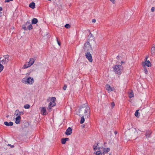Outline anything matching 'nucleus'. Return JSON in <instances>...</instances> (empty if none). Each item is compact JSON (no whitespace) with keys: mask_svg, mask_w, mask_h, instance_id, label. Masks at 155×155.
Here are the masks:
<instances>
[{"mask_svg":"<svg viewBox=\"0 0 155 155\" xmlns=\"http://www.w3.org/2000/svg\"><path fill=\"white\" fill-rule=\"evenodd\" d=\"M109 133H110V138H109V143H110L113 140H112V138H111V132L110 131L109 132Z\"/></svg>","mask_w":155,"mask_h":155,"instance_id":"nucleus-29","label":"nucleus"},{"mask_svg":"<svg viewBox=\"0 0 155 155\" xmlns=\"http://www.w3.org/2000/svg\"><path fill=\"white\" fill-rule=\"evenodd\" d=\"M134 130H135V131H134L135 133H136L137 134H138V133L137 132V131H136V129H134Z\"/></svg>","mask_w":155,"mask_h":155,"instance_id":"nucleus-50","label":"nucleus"},{"mask_svg":"<svg viewBox=\"0 0 155 155\" xmlns=\"http://www.w3.org/2000/svg\"><path fill=\"white\" fill-rule=\"evenodd\" d=\"M66 141H68L69 140V138H64Z\"/></svg>","mask_w":155,"mask_h":155,"instance_id":"nucleus-42","label":"nucleus"},{"mask_svg":"<svg viewBox=\"0 0 155 155\" xmlns=\"http://www.w3.org/2000/svg\"><path fill=\"white\" fill-rule=\"evenodd\" d=\"M151 132L149 130H147L146 131V137H149L151 134Z\"/></svg>","mask_w":155,"mask_h":155,"instance_id":"nucleus-17","label":"nucleus"},{"mask_svg":"<svg viewBox=\"0 0 155 155\" xmlns=\"http://www.w3.org/2000/svg\"><path fill=\"white\" fill-rule=\"evenodd\" d=\"M41 109V114L43 115H45L47 114V113L45 107H42L40 108Z\"/></svg>","mask_w":155,"mask_h":155,"instance_id":"nucleus-8","label":"nucleus"},{"mask_svg":"<svg viewBox=\"0 0 155 155\" xmlns=\"http://www.w3.org/2000/svg\"><path fill=\"white\" fill-rule=\"evenodd\" d=\"M117 58H119V56H117Z\"/></svg>","mask_w":155,"mask_h":155,"instance_id":"nucleus-54","label":"nucleus"},{"mask_svg":"<svg viewBox=\"0 0 155 155\" xmlns=\"http://www.w3.org/2000/svg\"><path fill=\"white\" fill-rule=\"evenodd\" d=\"M143 68H144V72H145V73L146 74H147L148 73V71L147 70V69L146 66H144V65H143Z\"/></svg>","mask_w":155,"mask_h":155,"instance_id":"nucleus-23","label":"nucleus"},{"mask_svg":"<svg viewBox=\"0 0 155 155\" xmlns=\"http://www.w3.org/2000/svg\"><path fill=\"white\" fill-rule=\"evenodd\" d=\"M108 154H109V155H111V153H107V155H108Z\"/></svg>","mask_w":155,"mask_h":155,"instance_id":"nucleus-51","label":"nucleus"},{"mask_svg":"<svg viewBox=\"0 0 155 155\" xmlns=\"http://www.w3.org/2000/svg\"><path fill=\"white\" fill-rule=\"evenodd\" d=\"M26 81L28 84H32L33 83L34 80L33 78L30 77L26 79Z\"/></svg>","mask_w":155,"mask_h":155,"instance_id":"nucleus-9","label":"nucleus"},{"mask_svg":"<svg viewBox=\"0 0 155 155\" xmlns=\"http://www.w3.org/2000/svg\"><path fill=\"white\" fill-rule=\"evenodd\" d=\"M122 66L120 65H116L114 66L113 67V68L115 73L118 75L120 74L121 72H122Z\"/></svg>","mask_w":155,"mask_h":155,"instance_id":"nucleus-2","label":"nucleus"},{"mask_svg":"<svg viewBox=\"0 0 155 155\" xmlns=\"http://www.w3.org/2000/svg\"><path fill=\"white\" fill-rule=\"evenodd\" d=\"M13 1V0H6L5 1V2H8L10 1Z\"/></svg>","mask_w":155,"mask_h":155,"instance_id":"nucleus-39","label":"nucleus"},{"mask_svg":"<svg viewBox=\"0 0 155 155\" xmlns=\"http://www.w3.org/2000/svg\"><path fill=\"white\" fill-rule=\"evenodd\" d=\"M7 146H11V145L10 144H8V145H7Z\"/></svg>","mask_w":155,"mask_h":155,"instance_id":"nucleus-53","label":"nucleus"},{"mask_svg":"<svg viewBox=\"0 0 155 155\" xmlns=\"http://www.w3.org/2000/svg\"><path fill=\"white\" fill-rule=\"evenodd\" d=\"M65 27L67 28H70V25L69 24H67L65 25Z\"/></svg>","mask_w":155,"mask_h":155,"instance_id":"nucleus-33","label":"nucleus"},{"mask_svg":"<svg viewBox=\"0 0 155 155\" xmlns=\"http://www.w3.org/2000/svg\"><path fill=\"white\" fill-rule=\"evenodd\" d=\"M151 49V53L152 55H155V45H153Z\"/></svg>","mask_w":155,"mask_h":155,"instance_id":"nucleus-15","label":"nucleus"},{"mask_svg":"<svg viewBox=\"0 0 155 155\" xmlns=\"http://www.w3.org/2000/svg\"><path fill=\"white\" fill-rule=\"evenodd\" d=\"M4 68L3 66L0 64V72H1L3 70Z\"/></svg>","mask_w":155,"mask_h":155,"instance_id":"nucleus-28","label":"nucleus"},{"mask_svg":"<svg viewBox=\"0 0 155 155\" xmlns=\"http://www.w3.org/2000/svg\"><path fill=\"white\" fill-rule=\"evenodd\" d=\"M151 64L149 61H146L145 62L144 64L143 65L145 66H147L148 67L151 66Z\"/></svg>","mask_w":155,"mask_h":155,"instance_id":"nucleus-14","label":"nucleus"},{"mask_svg":"<svg viewBox=\"0 0 155 155\" xmlns=\"http://www.w3.org/2000/svg\"><path fill=\"white\" fill-rule=\"evenodd\" d=\"M21 117L20 116H18L16 118L15 123L16 124H19L20 122Z\"/></svg>","mask_w":155,"mask_h":155,"instance_id":"nucleus-13","label":"nucleus"},{"mask_svg":"<svg viewBox=\"0 0 155 155\" xmlns=\"http://www.w3.org/2000/svg\"><path fill=\"white\" fill-rule=\"evenodd\" d=\"M147 57H146V60H147Z\"/></svg>","mask_w":155,"mask_h":155,"instance_id":"nucleus-56","label":"nucleus"},{"mask_svg":"<svg viewBox=\"0 0 155 155\" xmlns=\"http://www.w3.org/2000/svg\"><path fill=\"white\" fill-rule=\"evenodd\" d=\"M4 124L7 126H12L13 125V123L11 121H10L9 123L6 121L4 122Z\"/></svg>","mask_w":155,"mask_h":155,"instance_id":"nucleus-16","label":"nucleus"},{"mask_svg":"<svg viewBox=\"0 0 155 155\" xmlns=\"http://www.w3.org/2000/svg\"><path fill=\"white\" fill-rule=\"evenodd\" d=\"M66 141L64 138H62L61 140V142L62 144H65Z\"/></svg>","mask_w":155,"mask_h":155,"instance_id":"nucleus-26","label":"nucleus"},{"mask_svg":"<svg viewBox=\"0 0 155 155\" xmlns=\"http://www.w3.org/2000/svg\"><path fill=\"white\" fill-rule=\"evenodd\" d=\"M84 117H82L80 120V123L81 124L83 123L84 122Z\"/></svg>","mask_w":155,"mask_h":155,"instance_id":"nucleus-21","label":"nucleus"},{"mask_svg":"<svg viewBox=\"0 0 155 155\" xmlns=\"http://www.w3.org/2000/svg\"><path fill=\"white\" fill-rule=\"evenodd\" d=\"M30 107V105L28 104H26L25 105L24 107L25 109H29Z\"/></svg>","mask_w":155,"mask_h":155,"instance_id":"nucleus-27","label":"nucleus"},{"mask_svg":"<svg viewBox=\"0 0 155 155\" xmlns=\"http://www.w3.org/2000/svg\"><path fill=\"white\" fill-rule=\"evenodd\" d=\"M35 4L34 2L31 3L29 5V7L32 9H34L35 8Z\"/></svg>","mask_w":155,"mask_h":155,"instance_id":"nucleus-19","label":"nucleus"},{"mask_svg":"<svg viewBox=\"0 0 155 155\" xmlns=\"http://www.w3.org/2000/svg\"><path fill=\"white\" fill-rule=\"evenodd\" d=\"M20 113V115H21V114H24V113L23 112H20L19 111V113Z\"/></svg>","mask_w":155,"mask_h":155,"instance_id":"nucleus-44","label":"nucleus"},{"mask_svg":"<svg viewBox=\"0 0 155 155\" xmlns=\"http://www.w3.org/2000/svg\"><path fill=\"white\" fill-rule=\"evenodd\" d=\"M99 150L96 153V155H104V153L107 152V149L103 147H100L98 149Z\"/></svg>","mask_w":155,"mask_h":155,"instance_id":"nucleus-4","label":"nucleus"},{"mask_svg":"<svg viewBox=\"0 0 155 155\" xmlns=\"http://www.w3.org/2000/svg\"><path fill=\"white\" fill-rule=\"evenodd\" d=\"M111 106L113 108L115 106V104L114 102H112L111 103Z\"/></svg>","mask_w":155,"mask_h":155,"instance_id":"nucleus-36","label":"nucleus"},{"mask_svg":"<svg viewBox=\"0 0 155 155\" xmlns=\"http://www.w3.org/2000/svg\"><path fill=\"white\" fill-rule=\"evenodd\" d=\"M117 131H114V134H117Z\"/></svg>","mask_w":155,"mask_h":155,"instance_id":"nucleus-49","label":"nucleus"},{"mask_svg":"<svg viewBox=\"0 0 155 155\" xmlns=\"http://www.w3.org/2000/svg\"><path fill=\"white\" fill-rule=\"evenodd\" d=\"M2 14L1 12H0V17H2Z\"/></svg>","mask_w":155,"mask_h":155,"instance_id":"nucleus-47","label":"nucleus"},{"mask_svg":"<svg viewBox=\"0 0 155 155\" xmlns=\"http://www.w3.org/2000/svg\"><path fill=\"white\" fill-rule=\"evenodd\" d=\"M138 111H139L138 110H136V112H135V116L137 117H139V116L138 115L139 114V113L138 112Z\"/></svg>","mask_w":155,"mask_h":155,"instance_id":"nucleus-24","label":"nucleus"},{"mask_svg":"<svg viewBox=\"0 0 155 155\" xmlns=\"http://www.w3.org/2000/svg\"><path fill=\"white\" fill-rule=\"evenodd\" d=\"M151 11L152 12H153L155 10V8L154 7H152L151 8Z\"/></svg>","mask_w":155,"mask_h":155,"instance_id":"nucleus-40","label":"nucleus"},{"mask_svg":"<svg viewBox=\"0 0 155 155\" xmlns=\"http://www.w3.org/2000/svg\"><path fill=\"white\" fill-rule=\"evenodd\" d=\"M27 29L29 30H31L32 28V26L30 24L28 26H27Z\"/></svg>","mask_w":155,"mask_h":155,"instance_id":"nucleus-25","label":"nucleus"},{"mask_svg":"<svg viewBox=\"0 0 155 155\" xmlns=\"http://www.w3.org/2000/svg\"><path fill=\"white\" fill-rule=\"evenodd\" d=\"M92 21L93 23H95L96 22V20L95 19H93L92 20Z\"/></svg>","mask_w":155,"mask_h":155,"instance_id":"nucleus-43","label":"nucleus"},{"mask_svg":"<svg viewBox=\"0 0 155 155\" xmlns=\"http://www.w3.org/2000/svg\"><path fill=\"white\" fill-rule=\"evenodd\" d=\"M110 150V149L109 148H107V153H108Z\"/></svg>","mask_w":155,"mask_h":155,"instance_id":"nucleus-45","label":"nucleus"},{"mask_svg":"<svg viewBox=\"0 0 155 155\" xmlns=\"http://www.w3.org/2000/svg\"><path fill=\"white\" fill-rule=\"evenodd\" d=\"M56 99L55 97H52L51 99V101L52 102H54L56 100Z\"/></svg>","mask_w":155,"mask_h":155,"instance_id":"nucleus-30","label":"nucleus"},{"mask_svg":"<svg viewBox=\"0 0 155 155\" xmlns=\"http://www.w3.org/2000/svg\"><path fill=\"white\" fill-rule=\"evenodd\" d=\"M19 113V111L18 110H17L15 112V115L16 116H20Z\"/></svg>","mask_w":155,"mask_h":155,"instance_id":"nucleus-20","label":"nucleus"},{"mask_svg":"<svg viewBox=\"0 0 155 155\" xmlns=\"http://www.w3.org/2000/svg\"><path fill=\"white\" fill-rule=\"evenodd\" d=\"M22 28L25 30H26L27 29V28L26 27V26L25 25H22Z\"/></svg>","mask_w":155,"mask_h":155,"instance_id":"nucleus-32","label":"nucleus"},{"mask_svg":"<svg viewBox=\"0 0 155 155\" xmlns=\"http://www.w3.org/2000/svg\"><path fill=\"white\" fill-rule=\"evenodd\" d=\"M2 10V7H0V12Z\"/></svg>","mask_w":155,"mask_h":155,"instance_id":"nucleus-46","label":"nucleus"},{"mask_svg":"<svg viewBox=\"0 0 155 155\" xmlns=\"http://www.w3.org/2000/svg\"><path fill=\"white\" fill-rule=\"evenodd\" d=\"M113 4H115V0H109Z\"/></svg>","mask_w":155,"mask_h":155,"instance_id":"nucleus-38","label":"nucleus"},{"mask_svg":"<svg viewBox=\"0 0 155 155\" xmlns=\"http://www.w3.org/2000/svg\"><path fill=\"white\" fill-rule=\"evenodd\" d=\"M114 90V87H111L107 84V91L108 92H110L112 91H113Z\"/></svg>","mask_w":155,"mask_h":155,"instance_id":"nucleus-12","label":"nucleus"},{"mask_svg":"<svg viewBox=\"0 0 155 155\" xmlns=\"http://www.w3.org/2000/svg\"><path fill=\"white\" fill-rule=\"evenodd\" d=\"M92 34L91 33V32H90L89 35H88V37L89 38H91L92 37Z\"/></svg>","mask_w":155,"mask_h":155,"instance_id":"nucleus-37","label":"nucleus"},{"mask_svg":"<svg viewBox=\"0 0 155 155\" xmlns=\"http://www.w3.org/2000/svg\"><path fill=\"white\" fill-rule=\"evenodd\" d=\"M98 143L97 144V145H94L93 146V149L94 150H97V146L98 145Z\"/></svg>","mask_w":155,"mask_h":155,"instance_id":"nucleus-31","label":"nucleus"},{"mask_svg":"<svg viewBox=\"0 0 155 155\" xmlns=\"http://www.w3.org/2000/svg\"><path fill=\"white\" fill-rule=\"evenodd\" d=\"M67 88V86L66 84H64L63 87V89L64 90H65Z\"/></svg>","mask_w":155,"mask_h":155,"instance_id":"nucleus-35","label":"nucleus"},{"mask_svg":"<svg viewBox=\"0 0 155 155\" xmlns=\"http://www.w3.org/2000/svg\"><path fill=\"white\" fill-rule=\"evenodd\" d=\"M85 127V125H82V128H84Z\"/></svg>","mask_w":155,"mask_h":155,"instance_id":"nucleus-48","label":"nucleus"},{"mask_svg":"<svg viewBox=\"0 0 155 155\" xmlns=\"http://www.w3.org/2000/svg\"><path fill=\"white\" fill-rule=\"evenodd\" d=\"M30 24V21H27L25 24H24V25H25L27 27V26H28L27 25H29Z\"/></svg>","mask_w":155,"mask_h":155,"instance_id":"nucleus-34","label":"nucleus"},{"mask_svg":"<svg viewBox=\"0 0 155 155\" xmlns=\"http://www.w3.org/2000/svg\"><path fill=\"white\" fill-rule=\"evenodd\" d=\"M34 60L33 58H30L29 61L24 65L23 68L25 69L30 67L34 63Z\"/></svg>","mask_w":155,"mask_h":155,"instance_id":"nucleus-5","label":"nucleus"},{"mask_svg":"<svg viewBox=\"0 0 155 155\" xmlns=\"http://www.w3.org/2000/svg\"><path fill=\"white\" fill-rule=\"evenodd\" d=\"M55 105L56 103L54 102H50L49 104L48 107L47 108L51 110L52 107L55 106Z\"/></svg>","mask_w":155,"mask_h":155,"instance_id":"nucleus-11","label":"nucleus"},{"mask_svg":"<svg viewBox=\"0 0 155 155\" xmlns=\"http://www.w3.org/2000/svg\"><path fill=\"white\" fill-rule=\"evenodd\" d=\"M85 56L86 58L89 60V62H92L93 61L91 54L90 52H87L86 53Z\"/></svg>","mask_w":155,"mask_h":155,"instance_id":"nucleus-6","label":"nucleus"},{"mask_svg":"<svg viewBox=\"0 0 155 155\" xmlns=\"http://www.w3.org/2000/svg\"><path fill=\"white\" fill-rule=\"evenodd\" d=\"M9 56L8 55L5 56V59L2 60V63L3 64H5L8 63L9 61Z\"/></svg>","mask_w":155,"mask_h":155,"instance_id":"nucleus-7","label":"nucleus"},{"mask_svg":"<svg viewBox=\"0 0 155 155\" xmlns=\"http://www.w3.org/2000/svg\"><path fill=\"white\" fill-rule=\"evenodd\" d=\"M134 96L133 92H130V93L129 97L130 98H131L134 97Z\"/></svg>","mask_w":155,"mask_h":155,"instance_id":"nucleus-22","label":"nucleus"},{"mask_svg":"<svg viewBox=\"0 0 155 155\" xmlns=\"http://www.w3.org/2000/svg\"><path fill=\"white\" fill-rule=\"evenodd\" d=\"M57 42H58V45L59 46H60V45H61V43H60V42L58 41V38H57Z\"/></svg>","mask_w":155,"mask_h":155,"instance_id":"nucleus-41","label":"nucleus"},{"mask_svg":"<svg viewBox=\"0 0 155 155\" xmlns=\"http://www.w3.org/2000/svg\"><path fill=\"white\" fill-rule=\"evenodd\" d=\"M24 79H25V78H23V80H24Z\"/></svg>","mask_w":155,"mask_h":155,"instance_id":"nucleus-57","label":"nucleus"},{"mask_svg":"<svg viewBox=\"0 0 155 155\" xmlns=\"http://www.w3.org/2000/svg\"><path fill=\"white\" fill-rule=\"evenodd\" d=\"M83 49L85 52H90L92 50L91 47L88 41L85 43L83 47Z\"/></svg>","mask_w":155,"mask_h":155,"instance_id":"nucleus-3","label":"nucleus"},{"mask_svg":"<svg viewBox=\"0 0 155 155\" xmlns=\"http://www.w3.org/2000/svg\"><path fill=\"white\" fill-rule=\"evenodd\" d=\"M121 62V63H124V62H123V61H122Z\"/></svg>","mask_w":155,"mask_h":155,"instance_id":"nucleus-55","label":"nucleus"},{"mask_svg":"<svg viewBox=\"0 0 155 155\" xmlns=\"http://www.w3.org/2000/svg\"><path fill=\"white\" fill-rule=\"evenodd\" d=\"M72 133V129L70 127H69L67 129L65 132V134L67 135H70Z\"/></svg>","mask_w":155,"mask_h":155,"instance_id":"nucleus-10","label":"nucleus"},{"mask_svg":"<svg viewBox=\"0 0 155 155\" xmlns=\"http://www.w3.org/2000/svg\"><path fill=\"white\" fill-rule=\"evenodd\" d=\"M90 109L89 107L85 104L80 106L77 114L81 117L88 118L90 116Z\"/></svg>","mask_w":155,"mask_h":155,"instance_id":"nucleus-1","label":"nucleus"},{"mask_svg":"<svg viewBox=\"0 0 155 155\" xmlns=\"http://www.w3.org/2000/svg\"><path fill=\"white\" fill-rule=\"evenodd\" d=\"M38 21V20L37 18H34L32 19L31 23L32 24H35Z\"/></svg>","mask_w":155,"mask_h":155,"instance_id":"nucleus-18","label":"nucleus"},{"mask_svg":"<svg viewBox=\"0 0 155 155\" xmlns=\"http://www.w3.org/2000/svg\"><path fill=\"white\" fill-rule=\"evenodd\" d=\"M14 147V145H12L11 146V148H12Z\"/></svg>","mask_w":155,"mask_h":155,"instance_id":"nucleus-52","label":"nucleus"}]
</instances>
